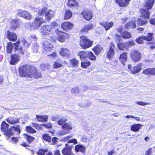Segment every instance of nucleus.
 <instances>
[{"instance_id": "nucleus-47", "label": "nucleus", "mask_w": 155, "mask_h": 155, "mask_svg": "<svg viewBox=\"0 0 155 155\" xmlns=\"http://www.w3.org/2000/svg\"><path fill=\"white\" fill-rule=\"evenodd\" d=\"M42 137L44 140H46L48 142H51V138L48 134H44L43 135Z\"/></svg>"}, {"instance_id": "nucleus-20", "label": "nucleus", "mask_w": 155, "mask_h": 155, "mask_svg": "<svg viewBox=\"0 0 155 155\" xmlns=\"http://www.w3.org/2000/svg\"><path fill=\"white\" fill-rule=\"evenodd\" d=\"M142 125L140 124H136L132 125L130 127L131 130L136 132L138 131L142 127Z\"/></svg>"}, {"instance_id": "nucleus-39", "label": "nucleus", "mask_w": 155, "mask_h": 155, "mask_svg": "<svg viewBox=\"0 0 155 155\" xmlns=\"http://www.w3.org/2000/svg\"><path fill=\"white\" fill-rule=\"evenodd\" d=\"M62 128L64 130L68 131L70 132V130L72 129V127L71 124L69 123H66L62 126Z\"/></svg>"}, {"instance_id": "nucleus-8", "label": "nucleus", "mask_w": 155, "mask_h": 155, "mask_svg": "<svg viewBox=\"0 0 155 155\" xmlns=\"http://www.w3.org/2000/svg\"><path fill=\"white\" fill-rule=\"evenodd\" d=\"M17 15L22 17L26 19L30 20L31 18V15L29 12L27 11L19 10Z\"/></svg>"}, {"instance_id": "nucleus-52", "label": "nucleus", "mask_w": 155, "mask_h": 155, "mask_svg": "<svg viewBox=\"0 0 155 155\" xmlns=\"http://www.w3.org/2000/svg\"><path fill=\"white\" fill-rule=\"evenodd\" d=\"M26 129L27 131L30 133H34L36 132L35 130L31 127L27 126Z\"/></svg>"}, {"instance_id": "nucleus-45", "label": "nucleus", "mask_w": 155, "mask_h": 155, "mask_svg": "<svg viewBox=\"0 0 155 155\" xmlns=\"http://www.w3.org/2000/svg\"><path fill=\"white\" fill-rule=\"evenodd\" d=\"M88 57H89V59L91 60H95L96 57L93 53L91 52H88Z\"/></svg>"}, {"instance_id": "nucleus-28", "label": "nucleus", "mask_w": 155, "mask_h": 155, "mask_svg": "<svg viewBox=\"0 0 155 155\" xmlns=\"http://www.w3.org/2000/svg\"><path fill=\"white\" fill-rule=\"evenodd\" d=\"M125 27L127 29L130 28L134 29L136 27V25L135 21H131L126 24Z\"/></svg>"}, {"instance_id": "nucleus-62", "label": "nucleus", "mask_w": 155, "mask_h": 155, "mask_svg": "<svg viewBox=\"0 0 155 155\" xmlns=\"http://www.w3.org/2000/svg\"><path fill=\"white\" fill-rule=\"evenodd\" d=\"M150 22L151 24L155 25V18H151L150 20Z\"/></svg>"}, {"instance_id": "nucleus-27", "label": "nucleus", "mask_w": 155, "mask_h": 155, "mask_svg": "<svg viewBox=\"0 0 155 155\" xmlns=\"http://www.w3.org/2000/svg\"><path fill=\"white\" fill-rule=\"evenodd\" d=\"M103 49V47L99 45H97L93 48V51H94L96 55H98L101 51Z\"/></svg>"}, {"instance_id": "nucleus-37", "label": "nucleus", "mask_w": 155, "mask_h": 155, "mask_svg": "<svg viewBox=\"0 0 155 155\" xmlns=\"http://www.w3.org/2000/svg\"><path fill=\"white\" fill-rule=\"evenodd\" d=\"M14 43L12 42H8V45L7 47V52L8 54H11L12 52V50L14 46L13 45H14Z\"/></svg>"}, {"instance_id": "nucleus-18", "label": "nucleus", "mask_w": 155, "mask_h": 155, "mask_svg": "<svg viewBox=\"0 0 155 155\" xmlns=\"http://www.w3.org/2000/svg\"><path fill=\"white\" fill-rule=\"evenodd\" d=\"M19 56L16 54H12L11 55L10 64L14 65L17 63L19 60Z\"/></svg>"}, {"instance_id": "nucleus-35", "label": "nucleus", "mask_w": 155, "mask_h": 155, "mask_svg": "<svg viewBox=\"0 0 155 155\" xmlns=\"http://www.w3.org/2000/svg\"><path fill=\"white\" fill-rule=\"evenodd\" d=\"M69 51L68 49L66 48H62L61 51L60 52V54L63 56H68L69 55Z\"/></svg>"}, {"instance_id": "nucleus-7", "label": "nucleus", "mask_w": 155, "mask_h": 155, "mask_svg": "<svg viewBox=\"0 0 155 155\" xmlns=\"http://www.w3.org/2000/svg\"><path fill=\"white\" fill-rule=\"evenodd\" d=\"M93 42L89 39H81L80 44L83 49H86L91 47L92 45Z\"/></svg>"}, {"instance_id": "nucleus-30", "label": "nucleus", "mask_w": 155, "mask_h": 155, "mask_svg": "<svg viewBox=\"0 0 155 155\" xmlns=\"http://www.w3.org/2000/svg\"><path fill=\"white\" fill-rule=\"evenodd\" d=\"M7 36L8 39H17L16 34L13 32L8 30L7 31Z\"/></svg>"}, {"instance_id": "nucleus-42", "label": "nucleus", "mask_w": 155, "mask_h": 155, "mask_svg": "<svg viewBox=\"0 0 155 155\" xmlns=\"http://www.w3.org/2000/svg\"><path fill=\"white\" fill-rule=\"evenodd\" d=\"M91 63L88 61H85L81 62V66L84 68H86Z\"/></svg>"}, {"instance_id": "nucleus-19", "label": "nucleus", "mask_w": 155, "mask_h": 155, "mask_svg": "<svg viewBox=\"0 0 155 155\" xmlns=\"http://www.w3.org/2000/svg\"><path fill=\"white\" fill-rule=\"evenodd\" d=\"M9 125L7 124L5 121H3L1 125V130L4 132L5 134L9 135V132L7 133Z\"/></svg>"}, {"instance_id": "nucleus-16", "label": "nucleus", "mask_w": 155, "mask_h": 155, "mask_svg": "<svg viewBox=\"0 0 155 155\" xmlns=\"http://www.w3.org/2000/svg\"><path fill=\"white\" fill-rule=\"evenodd\" d=\"M21 22V21L19 19H16L12 20L10 23L11 29L15 30L19 27V24Z\"/></svg>"}, {"instance_id": "nucleus-36", "label": "nucleus", "mask_w": 155, "mask_h": 155, "mask_svg": "<svg viewBox=\"0 0 155 155\" xmlns=\"http://www.w3.org/2000/svg\"><path fill=\"white\" fill-rule=\"evenodd\" d=\"M115 2L120 7L126 6L128 5V3L125 0H116Z\"/></svg>"}, {"instance_id": "nucleus-60", "label": "nucleus", "mask_w": 155, "mask_h": 155, "mask_svg": "<svg viewBox=\"0 0 155 155\" xmlns=\"http://www.w3.org/2000/svg\"><path fill=\"white\" fill-rule=\"evenodd\" d=\"M21 43L20 44H23L25 47H27L29 46V44L25 41V39H23Z\"/></svg>"}, {"instance_id": "nucleus-58", "label": "nucleus", "mask_w": 155, "mask_h": 155, "mask_svg": "<svg viewBox=\"0 0 155 155\" xmlns=\"http://www.w3.org/2000/svg\"><path fill=\"white\" fill-rule=\"evenodd\" d=\"M42 126L48 128H50L52 127V124L51 123H48L46 124H43Z\"/></svg>"}, {"instance_id": "nucleus-9", "label": "nucleus", "mask_w": 155, "mask_h": 155, "mask_svg": "<svg viewBox=\"0 0 155 155\" xmlns=\"http://www.w3.org/2000/svg\"><path fill=\"white\" fill-rule=\"evenodd\" d=\"M83 18L86 20L89 21L92 18L93 14L88 9H84L82 12Z\"/></svg>"}, {"instance_id": "nucleus-33", "label": "nucleus", "mask_w": 155, "mask_h": 155, "mask_svg": "<svg viewBox=\"0 0 155 155\" xmlns=\"http://www.w3.org/2000/svg\"><path fill=\"white\" fill-rule=\"evenodd\" d=\"M85 147L83 146L78 144L76 145L75 147V150L77 152H84L85 151Z\"/></svg>"}, {"instance_id": "nucleus-11", "label": "nucleus", "mask_w": 155, "mask_h": 155, "mask_svg": "<svg viewBox=\"0 0 155 155\" xmlns=\"http://www.w3.org/2000/svg\"><path fill=\"white\" fill-rule=\"evenodd\" d=\"M43 51L44 52H46L49 53V52L52 51V45L50 43L47 41H45L43 44Z\"/></svg>"}, {"instance_id": "nucleus-23", "label": "nucleus", "mask_w": 155, "mask_h": 155, "mask_svg": "<svg viewBox=\"0 0 155 155\" xmlns=\"http://www.w3.org/2000/svg\"><path fill=\"white\" fill-rule=\"evenodd\" d=\"M32 73L30 74L31 77L29 78H40L41 76V74L40 73L38 72L37 71L32 70Z\"/></svg>"}, {"instance_id": "nucleus-15", "label": "nucleus", "mask_w": 155, "mask_h": 155, "mask_svg": "<svg viewBox=\"0 0 155 155\" xmlns=\"http://www.w3.org/2000/svg\"><path fill=\"white\" fill-rule=\"evenodd\" d=\"M55 32L58 35V39H68L69 35L58 29L55 31Z\"/></svg>"}, {"instance_id": "nucleus-25", "label": "nucleus", "mask_w": 155, "mask_h": 155, "mask_svg": "<svg viewBox=\"0 0 155 155\" xmlns=\"http://www.w3.org/2000/svg\"><path fill=\"white\" fill-rule=\"evenodd\" d=\"M94 25L91 23H89L85 25L82 28V31L83 32H87L89 30L91 29L93 27Z\"/></svg>"}, {"instance_id": "nucleus-53", "label": "nucleus", "mask_w": 155, "mask_h": 155, "mask_svg": "<svg viewBox=\"0 0 155 155\" xmlns=\"http://www.w3.org/2000/svg\"><path fill=\"white\" fill-rule=\"evenodd\" d=\"M135 103L139 105L143 106H145L147 105H149L150 104V103L145 102H144L141 101L136 102Z\"/></svg>"}, {"instance_id": "nucleus-6", "label": "nucleus", "mask_w": 155, "mask_h": 155, "mask_svg": "<svg viewBox=\"0 0 155 155\" xmlns=\"http://www.w3.org/2000/svg\"><path fill=\"white\" fill-rule=\"evenodd\" d=\"M141 64H139L136 66L132 67L131 64H128V69L133 74H136L139 73L142 69Z\"/></svg>"}, {"instance_id": "nucleus-34", "label": "nucleus", "mask_w": 155, "mask_h": 155, "mask_svg": "<svg viewBox=\"0 0 155 155\" xmlns=\"http://www.w3.org/2000/svg\"><path fill=\"white\" fill-rule=\"evenodd\" d=\"M88 52L80 51L78 53V55L80 57L81 60L84 58L88 57Z\"/></svg>"}, {"instance_id": "nucleus-22", "label": "nucleus", "mask_w": 155, "mask_h": 155, "mask_svg": "<svg viewBox=\"0 0 155 155\" xmlns=\"http://www.w3.org/2000/svg\"><path fill=\"white\" fill-rule=\"evenodd\" d=\"M73 26V24L69 22H65L61 25V28L64 30L70 29Z\"/></svg>"}, {"instance_id": "nucleus-51", "label": "nucleus", "mask_w": 155, "mask_h": 155, "mask_svg": "<svg viewBox=\"0 0 155 155\" xmlns=\"http://www.w3.org/2000/svg\"><path fill=\"white\" fill-rule=\"evenodd\" d=\"M118 48L120 50H123L124 48L126 49L127 47H125V43H121L117 44Z\"/></svg>"}, {"instance_id": "nucleus-24", "label": "nucleus", "mask_w": 155, "mask_h": 155, "mask_svg": "<svg viewBox=\"0 0 155 155\" xmlns=\"http://www.w3.org/2000/svg\"><path fill=\"white\" fill-rule=\"evenodd\" d=\"M101 24L103 26L106 30H109L114 25V23L110 21L109 22H103L101 23Z\"/></svg>"}, {"instance_id": "nucleus-2", "label": "nucleus", "mask_w": 155, "mask_h": 155, "mask_svg": "<svg viewBox=\"0 0 155 155\" xmlns=\"http://www.w3.org/2000/svg\"><path fill=\"white\" fill-rule=\"evenodd\" d=\"M48 9L46 7H44L38 11V14L39 15H45V23L49 22L51 19L54 17L55 14V11L49 10L48 12L46 13Z\"/></svg>"}, {"instance_id": "nucleus-26", "label": "nucleus", "mask_w": 155, "mask_h": 155, "mask_svg": "<svg viewBox=\"0 0 155 155\" xmlns=\"http://www.w3.org/2000/svg\"><path fill=\"white\" fill-rule=\"evenodd\" d=\"M69 64L72 67L77 68L78 66V61L75 58H73L70 61Z\"/></svg>"}, {"instance_id": "nucleus-48", "label": "nucleus", "mask_w": 155, "mask_h": 155, "mask_svg": "<svg viewBox=\"0 0 155 155\" xmlns=\"http://www.w3.org/2000/svg\"><path fill=\"white\" fill-rule=\"evenodd\" d=\"M79 92V88L77 87H74L72 88L71 90V92L73 94H76Z\"/></svg>"}, {"instance_id": "nucleus-32", "label": "nucleus", "mask_w": 155, "mask_h": 155, "mask_svg": "<svg viewBox=\"0 0 155 155\" xmlns=\"http://www.w3.org/2000/svg\"><path fill=\"white\" fill-rule=\"evenodd\" d=\"M119 59L122 63L124 65L125 62L126 61L127 59L126 53L124 52L121 54L120 56Z\"/></svg>"}, {"instance_id": "nucleus-1", "label": "nucleus", "mask_w": 155, "mask_h": 155, "mask_svg": "<svg viewBox=\"0 0 155 155\" xmlns=\"http://www.w3.org/2000/svg\"><path fill=\"white\" fill-rule=\"evenodd\" d=\"M155 0H148L145 4L147 10L141 8L140 11L141 13V17L139 18L137 21V25L142 26L147 22V20L150 18V12L148 10L151 9L154 3Z\"/></svg>"}, {"instance_id": "nucleus-49", "label": "nucleus", "mask_w": 155, "mask_h": 155, "mask_svg": "<svg viewBox=\"0 0 155 155\" xmlns=\"http://www.w3.org/2000/svg\"><path fill=\"white\" fill-rule=\"evenodd\" d=\"M69 133V131H67L64 129L63 130H61L58 132V134L59 135H62L66 134Z\"/></svg>"}, {"instance_id": "nucleus-5", "label": "nucleus", "mask_w": 155, "mask_h": 155, "mask_svg": "<svg viewBox=\"0 0 155 155\" xmlns=\"http://www.w3.org/2000/svg\"><path fill=\"white\" fill-rule=\"evenodd\" d=\"M43 18H41L39 17H37L34 21L32 23L29 22L27 23L29 26H31L32 28H37L39 27L41 24L45 23Z\"/></svg>"}, {"instance_id": "nucleus-59", "label": "nucleus", "mask_w": 155, "mask_h": 155, "mask_svg": "<svg viewBox=\"0 0 155 155\" xmlns=\"http://www.w3.org/2000/svg\"><path fill=\"white\" fill-rule=\"evenodd\" d=\"M48 64H42L41 65V68L43 70H45L48 68Z\"/></svg>"}, {"instance_id": "nucleus-10", "label": "nucleus", "mask_w": 155, "mask_h": 155, "mask_svg": "<svg viewBox=\"0 0 155 155\" xmlns=\"http://www.w3.org/2000/svg\"><path fill=\"white\" fill-rule=\"evenodd\" d=\"M72 146L66 144V147L62 150V153L64 155H74L72 150Z\"/></svg>"}, {"instance_id": "nucleus-46", "label": "nucleus", "mask_w": 155, "mask_h": 155, "mask_svg": "<svg viewBox=\"0 0 155 155\" xmlns=\"http://www.w3.org/2000/svg\"><path fill=\"white\" fill-rule=\"evenodd\" d=\"M125 47L127 48H130L132 46L134 45L135 44L134 42L131 41H129L125 43Z\"/></svg>"}, {"instance_id": "nucleus-40", "label": "nucleus", "mask_w": 155, "mask_h": 155, "mask_svg": "<svg viewBox=\"0 0 155 155\" xmlns=\"http://www.w3.org/2000/svg\"><path fill=\"white\" fill-rule=\"evenodd\" d=\"M72 15V12L70 10H66L65 12L64 15V19H68L71 18Z\"/></svg>"}, {"instance_id": "nucleus-43", "label": "nucleus", "mask_w": 155, "mask_h": 155, "mask_svg": "<svg viewBox=\"0 0 155 155\" xmlns=\"http://www.w3.org/2000/svg\"><path fill=\"white\" fill-rule=\"evenodd\" d=\"M67 120V119L64 117H63L57 121L58 124L60 126L63 125Z\"/></svg>"}, {"instance_id": "nucleus-14", "label": "nucleus", "mask_w": 155, "mask_h": 155, "mask_svg": "<svg viewBox=\"0 0 155 155\" xmlns=\"http://www.w3.org/2000/svg\"><path fill=\"white\" fill-rule=\"evenodd\" d=\"M114 45L112 42L110 43L109 51L107 52V56L109 60H111L114 55Z\"/></svg>"}, {"instance_id": "nucleus-63", "label": "nucleus", "mask_w": 155, "mask_h": 155, "mask_svg": "<svg viewBox=\"0 0 155 155\" xmlns=\"http://www.w3.org/2000/svg\"><path fill=\"white\" fill-rule=\"evenodd\" d=\"M151 70L150 74L152 75H155V68H150Z\"/></svg>"}, {"instance_id": "nucleus-17", "label": "nucleus", "mask_w": 155, "mask_h": 155, "mask_svg": "<svg viewBox=\"0 0 155 155\" xmlns=\"http://www.w3.org/2000/svg\"><path fill=\"white\" fill-rule=\"evenodd\" d=\"M13 131H15L16 132V134H19L21 132L20 126L16 125L11 126L9 132V135L10 136H12L13 134Z\"/></svg>"}, {"instance_id": "nucleus-44", "label": "nucleus", "mask_w": 155, "mask_h": 155, "mask_svg": "<svg viewBox=\"0 0 155 155\" xmlns=\"http://www.w3.org/2000/svg\"><path fill=\"white\" fill-rule=\"evenodd\" d=\"M153 33H149L147 34V37H143V38L139 37L137 39H153Z\"/></svg>"}, {"instance_id": "nucleus-12", "label": "nucleus", "mask_w": 155, "mask_h": 155, "mask_svg": "<svg viewBox=\"0 0 155 155\" xmlns=\"http://www.w3.org/2000/svg\"><path fill=\"white\" fill-rule=\"evenodd\" d=\"M52 28V26L51 25H45L43 26L41 29V35H48Z\"/></svg>"}, {"instance_id": "nucleus-4", "label": "nucleus", "mask_w": 155, "mask_h": 155, "mask_svg": "<svg viewBox=\"0 0 155 155\" xmlns=\"http://www.w3.org/2000/svg\"><path fill=\"white\" fill-rule=\"evenodd\" d=\"M130 55L132 60L135 62L139 61L141 58V53L137 49L132 50L130 52Z\"/></svg>"}, {"instance_id": "nucleus-3", "label": "nucleus", "mask_w": 155, "mask_h": 155, "mask_svg": "<svg viewBox=\"0 0 155 155\" xmlns=\"http://www.w3.org/2000/svg\"><path fill=\"white\" fill-rule=\"evenodd\" d=\"M32 70L31 67L29 65H25L22 66L19 68V74L21 77L29 78L31 77L30 74L32 73Z\"/></svg>"}, {"instance_id": "nucleus-13", "label": "nucleus", "mask_w": 155, "mask_h": 155, "mask_svg": "<svg viewBox=\"0 0 155 155\" xmlns=\"http://www.w3.org/2000/svg\"><path fill=\"white\" fill-rule=\"evenodd\" d=\"M14 50L15 51L21 54H23L25 52V50H24L22 47L20 45V41H18L16 43H14Z\"/></svg>"}, {"instance_id": "nucleus-41", "label": "nucleus", "mask_w": 155, "mask_h": 155, "mask_svg": "<svg viewBox=\"0 0 155 155\" xmlns=\"http://www.w3.org/2000/svg\"><path fill=\"white\" fill-rule=\"evenodd\" d=\"M62 62L60 60H57L54 64V68L55 69L61 67L62 66Z\"/></svg>"}, {"instance_id": "nucleus-31", "label": "nucleus", "mask_w": 155, "mask_h": 155, "mask_svg": "<svg viewBox=\"0 0 155 155\" xmlns=\"http://www.w3.org/2000/svg\"><path fill=\"white\" fill-rule=\"evenodd\" d=\"M19 119L15 117H10L6 119V121L10 124H14L18 123Z\"/></svg>"}, {"instance_id": "nucleus-54", "label": "nucleus", "mask_w": 155, "mask_h": 155, "mask_svg": "<svg viewBox=\"0 0 155 155\" xmlns=\"http://www.w3.org/2000/svg\"><path fill=\"white\" fill-rule=\"evenodd\" d=\"M146 42L147 44H150L151 45H155V42L153 41V39H144Z\"/></svg>"}, {"instance_id": "nucleus-56", "label": "nucleus", "mask_w": 155, "mask_h": 155, "mask_svg": "<svg viewBox=\"0 0 155 155\" xmlns=\"http://www.w3.org/2000/svg\"><path fill=\"white\" fill-rule=\"evenodd\" d=\"M34 138L31 136L26 135V140L28 142L31 143L34 140Z\"/></svg>"}, {"instance_id": "nucleus-64", "label": "nucleus", "mask_w": 155, "mask_h": 155, "mask_svg": "<svg viewBox=\"0 0 155 155\" xmlns=\"http://www.w3.org/2000/svg\"><path fill=\"white\" fill-rule=\"evenodd\" d=\"M58 116H54L52 117V120L53 121H56L58 119Z\"/></svg>"}, {"instance_id": "nucleus-38", "label": "nucleus", "mask_w": 155, "mask_h": 155, "mask_svg": "<svg viewBox=\"0 0 155 155\" xmlns=\"http://www.w3.org/2000/svg\"><path fill=\"white\" fill-rule=\"evenodd\" d=\"M121 35L124 38L128 39L131 37L130 33L127 31H124L122 32Z\"/></svg>"}, {"instance_id": "nucleus-29", "label": "nucleus", "mask_w": 155, "mask_h": 155, "mask_svg": "<svg viewBox=\"0 0 155 155\" xmlns=\"http://www.w3.org/2000/svg\"><path fill=\"white\" fill-rule=\"evenodd\" d=\"M68 5L71 8H77L78 6L75 0H69L68 3Z\"/></svg>"}, {"instance_id": "nucleus-57", "label": "nucleus", "mask_w": 155, "mask_h": 155, "mask_svg": "<svg viewBox=\"0 0 155 155\" xmlns=\"http://www.w3.org/2000/svg\"><path fill=\"white\" fill-rule=\"evenodd\" d=\"M150 68L146 69L143 71L142 73L146 75L150 74Z\"/></svg>"}, {"instance_id": "nucleus-55", "label": "nucleus", "mask_w": 155, "mask_h": 155, "mask_svg": "<svg viewBox=\"0 0 155 155\" xmlns=\"http://www.w3.org/2000/svg\"><path fill=\"white\" fill-rule=\"evenodd\" d=\"M38 47L37 43H34L32 46V50L34 52H37L38 51Z\"/></svg>"}, {"instance_id": "nucleus-50", "label": "nucleus", "mask_w": 155, "mask_h": 155, "mask_svg": "<svg viewBox=\"0 0 155 155\" xmlns=\"http://www.w3.org/2000/svg\"><path fill=\"white\" fill-rule=\"evenodd\" d=\"M47 152V150H46L40 149L36 153L38 155H44L45 153Z\"/></svg>"}, {"instance_id": "nucleus-21", "label": "nucleus", "mask_w": 155, "mask_h": 155, "mask_svg": "<svg viewBox=\"0 0 155 155\" xmlns=\"http://www.w3.org/2000/svg\"><path fill=\"white\" fill-rule=\"evenodd\" d=\"M36 117L37 120L41 122H47L48 121V116L47 115H36Z\"/></svg>"}, {"instance_id": "nucleus-61", "label": "nucleus", "mask_w": 155, "mask_h": 155, "mask_svg": "<svg viewBox=\"0 0 155 155\" xmlns=\"http://www.w3.org/2000/svg\"><path fill=\"white\" fill-rule=\"evenodd\" d=\"M68 143H73L74 144H76L77 143V140L75 139H72L68 140Z\"/></svg>"}]
</instances>
